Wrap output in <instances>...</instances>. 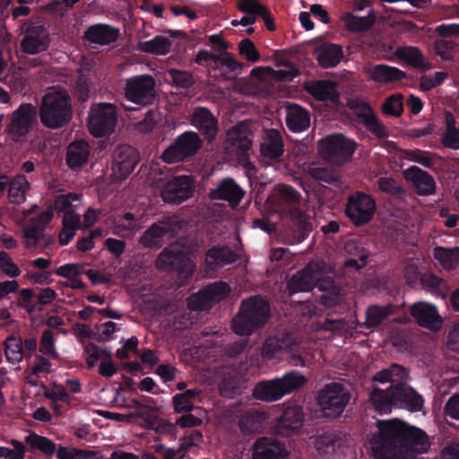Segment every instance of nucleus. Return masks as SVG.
I'll return each instance as SVG.
<instances>
[{
  "instance_id": "obj_22",
  "label": "nucleus",
  "mask_w": 459,
  "mask_h": 459,
  "mask_svg": "<svg viewBox=\"0 0 459 459\" xmlns=\"http://www.w3.org/2000/svg\"><path fill=\"white\" fill-rule=\"evenodd\" d=\"M404 178L411 183L420 195H430L436 191V183L431 175L417 166H411L403 171Z\"/></svg>"
},
{
  "instance_id": "obj_24",
  "label": "nucleus",
  "mask_w": 459,
  "mask_h": 459,
  "mask_svg": "<svg viewBox=\"0 0 459 459\" xmlns=\"http://www.w3.org/2000/svg\"><path fill=\"white\" fill-rule=\"evenodd\" d=\"M251 134L250 124L247 121H242L228 130L225 144L244 152L252 146Z\"/></svg>"
},
{
  "instance_id": "obj_33",
  "label": "nucleus",
  "mask_w": 459,
  "mask_h": 459,
  "mask_svg": "<svg viewBox=\"0 0 459 459\" xmlns=\"http://www.w3.org/2000/svg\"><path fill=\"white\" fill-rule=\"evenodd\" d=\"M238 255L228 247H212L205 256V264L208 270H216L230 264L237 260Z\"/></svg>"
},
{
  "instance_id": "obj_64",
  "label": "nucleus",
  "mask_w": 459,
  "mask_h": 459,
  "mask_svg": "<svg viewBox=\"0 0 459 459\" xmlns=\"http://www.w3.org/2000/svg\"><path fill=\"white\" fill-rule=\"evenodd\" d=\"M441 143L446 148L459 150V129L445 130Z\"/></svg>"
},
{
  "instance_id": "obj_58",
  "label": "nucleus",
  "mask_w": 459,
  "mask_h": 459,
  "mask_svg": "<svg viewBox=\"0 0 459 459\" xmlns=\"http://www.w3.org/2000/svg\"><path fill=\"white\" fill-rule=\"evenodd\" d=\"M215 66L221 70L222 73L238 74L242 69L241 65L228 55L218 56Z\"/></svg>"
},
{
  "instance_id": "obj_62",
  "label": "nucleus",
  "mask_w": 459,
  "mask_h": 459,
  "mask_svg": "<svg viewBox=\"0 0 459 459\" xmlns=\"http://www.w3.org/2000/svg\"><path fill=\"white\" fill-rule=\"evenodd\" d=\"M84 272L83 265L80 264H66L56 269L55 273L60 277L70 279L80 276Z\"/></svg>"
},
{
  "instance_id": "obj_29",
  "label": "nucleus",
  "mask_w": 459,
  "mask_h": 459,
  "mask_svg": "<svg viewBox=\"0 0 459 459\" xmlns=\"http://www.w3.org/2000/svg\"><path fill=\"white\" fill-rule=\"evenodd\" d=\"M244 196V191L231 178L223 179L218 187L210 193L213 200H224L233 207L238 205Z\"/></svg>"
},
{
  "instance_id": "obj_43",
  "label": "nucleus",
  "mask_w": 459,
  "mask_h": 459,
  "mask_svg": "<svg viewBox=\"0 0 459 459\" xmlns=\"http://www.w3.org/2000/svg\"><path fill=\"white\" fill-rule=\"evenodd\" d=\"M243 380L239 373L234 369H228L223 373V378L219 388L225 396L236 394L242 387Z\"/></svg>"
},
{
  "instance_id": "obj_51",
  "label": "nucleus",
  "mask_w": 459,
  "mask_h": 459,
  "mask_svg": "<svg viewBox=\"0 0 459 459\" xmlns=\"http://www.w3.org/2000/svg\"><path fill=\"white\" fill-rule=\"evenodd\" d=\"M275 194L281 204H295L299 202V194L290 186H277L275 187Z\"/></svg>"
},
{
  "instance_id": "obj_55",
  "label": "nucleus",
  "mask_w": 459,
  "mask_h": 459,
  "mask_svg": "<svg viewBox=\"0 0 459 459\" xmlns=\"http://www.w3.org/2000/svg\"><path fill=\"white\" fill-rule=\"evenodd\" d=\"M364 126L379 140H385L389 136L388 130L384 124L378 120L376 115L365 122Z\"/></svg>"
},
{
  "instance_id": "obj_37",
  "label": "nucleus",
  "mask_w": 459,
  "mask_h": 459,
  "mask_svg": "<svg viewBox=\"0 0 459 459\" xmlns=\"http://www.w3.org/2000/svg\"><path fill=\"white\" fill-rule=\"evenodd\" d=\"M394 55L400 60H403L417 69L429 70L431 65L426 60L422 52L415 47H402L398 48Z\"/></svg>"
},
{
  "instance_id": "obj_10",
  "label": "nucleus",
  "mask_w": 459,
  "mask_h": 459,
  "mask_svg": "<svg viewBox=\"0 0 459 459\" xmlns=\"http://www.w3.org/2000/svg\"><path fill=\"white\" fill-rule=\"evenodd\" d=\"M203 145V141L195 132H185L176 138L161 154V159L167 163L184 160L197 153Z\"/></svg>"
},
{
  "instance_id": "obj_5",
  "label": "nucleus",
  "mask_w": 459,
  "mask_h": 459,
  "mask_svg": "<svg viewBox=\"0 0 459 459\" xmlns=\"http://www.w3.org/2000/svg\"><path fill=\"white\" fill-rule=\"evenodd\" d=\"M307 382V379L303 374L290 371L281 377L257 383L253 389L252 395L257 400L273 403L301 388Z\"/></svg>"
},
{
  "instance_id": "obj_35",
  "label": "nucleus",
  "mask_w": 459,
  "mask_h": 459,
  "mask_svg": "<svg viewBox=\"0 0 459 459\" xmlns=\"http://www.w3.org/2000/svg\"><path fill=\"white\" fill-rule=\"evenodd\" d=\"M143 229L141 218L132 212H126L114 221L113 233L121 238H127Z\"/></svg>"
},
{
  "instance_id": "obj_36",
  "label": "nucleus",
  "mask_w": 459,
  "mask_h": 459,
  "mask_svg": "<svg viewBox=\"0 0 459 459\" xmlns=\"http://www.w3.org/2000/svg\"><path fill=\"white\" fill-rule=\"evenodd\" d=\"M294 344L290 335L282 338L270 337L264 341L261 355L264 359L269 360L276 358L282 351L292 350Z\"/></svg>"
},
{
  "instance_id": "obj_1",
  "label": "nucleus",
  "mask_w": 459,
  "mask_h": 459,
  "mask_svg": "<svg viewBox=\"0 0 459 459\" xmlns=\"http://www.w3.org/2000/svg\"><path fill=\"white\" fill-rule=\"evenodd\" d=\"M376 424L377 431L368 443L374 459H415L430 447L425 432L400 420H377Z\"/></svg>"
},
{
  "instance_id": "obj_11",
  "label": "nucleus",
  "mask_w": 459,
  "mask_h": 459,
  "mask_svg": "<svg viewBox=\"0 0 459 459\" xmlns=\"http://www.w3.org/2000/svg\"><path fill=\"white\" fill-rule=\"evenodd\" d=\"M155 87L156 82L152 75H135L126 81L125 97L134 104L145 106L152 103Z\"/></svg>"
},
{
  "instance_id": "obj_40",
  "label": "nucleus",
  "mask_w": 459,
  "mask_h": 459,
  "mask_svg": "<svg viewBox=\"0 0 459 459\" xmlns=\"http://www.w3.org/2000/svg\"><path fill=\"white\" fill-rule=\"evenodd\" d=\"M433 255L446 270H453L459 266V247H436L433 249Z\"/></svg>"
},
{
  "instance_id": "obj_59",
  "label": "nucleus",
  "mask_w": 459,
  "mask_h": 459,
  "mask_svg": "<svg viewBox=\"0 0 459 459\" xmlns=\"http://www.w3.org/2000/svg\"><path fill=\"white\" fill-rule=\"evenodd\" d=\"M455 44L451 40L437 39L434 43V49L443 60H452Z\"/></svg>"
},
{
  "instance_id": "obj_49",
  "label": "nucleus",
  "mask_w": 459,
  "mask_h": 459,
  "mask_svg": "<svg viewBox=\"0 0 459 459\" xmlns=\"http://www.w3.org/2000/svg\"><path fill=\"white\" fill-rule=\"evenodd\" d=\"M80 204V197L76 194L69 193L60 195L56 197L54 207L59 212H63L65 214L74 213V210Z\"/></svg>"
},
{
  "instance_id": "obj_31",
  "label": "nucleus",
  "mask_w": 459,
  "mask_h": 459,
  "mask_svg": "<svg viewBox=\"0 0 459 459\" xmlns=\"http://www.w3.org/2000/svg\"><path fill=\"white\" fill-rule=\"evenodd\" d=\"M268 420V413L264 411L251 409L238 420V427L244 435L261 432L264 424Z\"/></svg>"
},
{
  "instance_id": "obj_6",
  "label": "nucleus",
  "mask_w": 459,
  "mask_h": 459,
  "mask_svg": "<svg viewBox=\"0 0 459 459\" xmlns=\"http://www.w3.org/2000/svg\"><path fill=\"white\" fill-rule=\"evenodd\" d=\"M154 265L160 271L177 270L178 276L189 279L195 271V264L186 255L185 247L178 242L166 247L157 256Z\"/></svg>"
},
{
  "instance_id": "obj_3",
  "label": "nucleus",
  "mask_w": 459,
  "mask_h": 459,
  "mask_svg": "<svg viewBox=\"0 0 459 459\" xmlns=\"http://www.w3.org/2000/svg\"><path fill=\"white\" fill-rule=\"evenodd\" d=\"M72 115V100L65 91L51 88L41 98L39 116L45 127L61 128L69 123Z\"/></svg>"
},
{
  "instance_id": "obj_39",
  "label": "nucleus",
  "mask_w": 459,
  "mask_h": 459,
  "mask_svg": "<svg viewBox=\"0 0 459 459\" xmlns=\"http://www.w3.org/2000/svg\"><path fill=\"white\" fill-rule=\"evenodd\" d=\"M316 56L321 66L333 67L341 62L342 51L337 45L324 44L316 50Z\"/></svg>"
},
{
  "instance_id": "obj_12",
  "label": "nucleus",
  "mask_w": 459,
  "mask_h": 459,
  "mask_svg": "<svg viewBox=\"0 0 459 459\" xmlns=\"http://www.w3.org/2000/svg\"><path fill=\"white\" fill-rule=\"evenodd\" d=\"M37 117V108L30 103H23L14 110L6 126V133L13 141H20L31 129Z\"/></svg>"
},
{
  "instance_id": "obj_52",
  "label": "nucleus",
  "mask_w": 459,
  "mask_h": 459,
  "mask_svg": "<svg viewBox=\"0 0 459 459\" xmlns=\"http://www.w3.org/2000/svg\"><path fill=\"white\" fill-rule=\"evenodd\" d=\"M403 96L401 94H394L388 97L382 105V110L385 114L400 117L403 113Z\"/></svg>"
},
{
  "instance_id": "obj_27",
  "label": "nucleus",
  "mask_w": 459,
  "mask_h": 459,
  "mask_svg": "<svg viewBox=\"0 0 459 459\" xmlns=\"http://www.w3.org/2000/svg\"><path fill=\"white\" fill-rule=\"evenodd\" d=\"M364 73L369 80L378 83H390L406 77L403 71L386 65H368L364 68Z\"/></svg>"
},
{
  "instance_id": "obj_19",
  "label": "nucleus",
  "mask_w": 459,
  "mask_h": 459,
  "mask_svg": "<svg viewBox=\"0 0 459 459\" xmlns=\"http://www.w3.org/2000/svg\"><path fill=\"white\" fill-rule=\"evenodd\" d=\"M48 45V34L42 25L32 22L26 25L24 37L21 41V48L24 53L36 55L47 50Z\"/></svg>"
},
{
  "instance_id": "obj_17",
  "label": "nucleus",
  "mask_w": 459,
  "mask_h": 459,
  "mask_svg": "<svg viewBox=\"0 0 459 459\" xmlns=\"http://www.w3.org/2000/svg\"><path fill=\"white\" fill-rule=\"evenodd\" d=\"M112 157V177L115 180L127 178L139 161L137 151L129 145L117 147Z\"/></svg>"
},
{
  "instance_id": "obj_61",
  "label": "nucleus",
  "mask_w": 459,
  "mask_h": 459,
  "mask_svg": "<svg viewBox=\"0 0 459 459\" xmlns=\"http://www.w3.org/2000/svg\"><path fill=\"white\" fill-rule=\"evenodd\" d=\"M0 269L9 277H17L21 273L11 256L4 251L0 252Z\"/></svg>"
},
{
  "instance_id": "obj_54",
  "label": "nucleus",
  "mask_w": 459,
  "mask_h": 459,
  "mask_svg": "<svg viewBox=\"0 0 459 459\" xmlns=\"http://www.w3.org/2000/svg\"><path fill=\"white\" fill-rule=\"evenodd\" d=\"M159 120V114L154 110H149L144 117L134 124V129L143 134L152 132L157 126Z\"/></svg>"
},
{
  "instance_id": "obj_30",
  "label": "nucleus",
  "mask_w": 459,
  "mask_h": 459,
  "mask_svg": "<svg viewBox=\"0 0 459 459\" xmlns=\"http://www.w3.org/2000/svg\"><path fill=\"white\" fill-rule=\"evenodd\" d=\"M304 90L318 100L335 103L339 99L334 82L327 80L305 82Z\"/></svg>"
},
{
  "instance_id": "obj_41",
  "label": "nucleus",
  "mask_w": 459,
  "mask_h": 459,
  "mask_svg": "<svg viewBox=\"0 0 459 459\" xmlns=\"http://www.w3.org/2000/svg\"><path fill=\"white\" fill-rule=\"evenodd\" d=\"M408 159L431 169H441L444 163L442 157L421 150L411 151L408 152Z\"/></svg>"
},
{
  "instance_id": "obj_18",
  "label": "nucleus",
  "mask_w": 459,
  "mask_h": 459,
  "mask_svg": "<svg viewBox=\"0 0 459 459\" xmlns=\"http://www.w3.org/2000/svg\"><path fill=\"white\" fill-rule=\"evenodd\" d=\"M251 459H290L284 443L267 437L257 438L251 447Z\"/></svg>"
},
{
  "instance_id": "obj_26",
  "label": "nucleus",
  "mask_w": 459,
  "mask_h": 459,
  "mask_svg": "<svg viewBox=\"0 0 459 459\" xmlns=\"http://www.w3.org/2000/svg\"><path fill=\"white\" fill-rule=\"evenodd\" d=\"M172 231V225L168 221L152 224L139 238V244L143 248L158 249L162 246V238Z\"/></svg>"
},
{
  "instance_id": "obj_53",
  "label": "nucleus",
  "mask_w": 459,
  "mask_h": 459,
  "mask_svg": "<svg viewBox=\"0 0 459 459\" xmlns=\"http://www.w3.org/2000/svg\"><path fill=\"white\" fill-rule=\"evenodd\" d=\"M290 215L292 223L299 230L303 231L312 230V222L310 217L299 208H293L290 210Z\"/></svg>"
},
{
  "instance_id": "obj_25",
  "label": "nucleus",
  "mask_w": 459,
  "mask_h": 459,
  "mask_svg": "<svg viewBox=\"0 0 459 459\" xmlns=\"http://www.w3.org/2000/svg\"><path fill=\"white\" fill-rule=\"evenodd\" d=\"M262 156L272 160H279L284 152L283 140L277 129H266L260 144Z\"/></svg>"
},
{
  "instance_id": "obj_38",
  "label": "nucleus",
  "mask_w": 459,
  "mask_h": 459,
  "mask_svg": "<svg viewBox=\"0 0 459 459\" xmlns=\"http://www.w3.org/2000/svg\"><path fill=\"white\" fill-rule=\"evenodd\" d=\"M30 189V184L22 174L9 180L8 197L11 203L21 204L26 200V195Z\"/></svg>"
},
{
  "instance_id": "obj_8",
  "label": "nucleus",
  "mask_w": 459,
  "mask_h": 459,
  "mask_svg": "<svg viewBox=\"0 0 459 459\" xmlns=\"http://www.w3.org/2000/svg\"><path fill=\"white\" fill-rule=\"evenodd\" d=\"M350 398L349 392L342 384L330 383L318 392L316 403L325 417L335 418L343 411Z\"/></svg>"
},
{
  "instance_id": "obj_46",
  "label": "nucleus",
  "mask_w": 459,
  "mask_h": 459,
  "mask_svg": "<svg viewBox=\"0 0 459 459\" xmlns=\"http://www.w3.org/2000/svg\"><path fill=\"white\" fill-rule=\"evenodd\" d=\"M392 314V307L387 305L384 307L370 306L366 312L365 325L368 327H375L381 324L387 316Z\"/></svg>"
},
{
  "instance_id": "obj_7",
  "label": "nucleus",
  "mask_w": 459,
  "mask_h": 459,
  "mask_svg": "<svg viewBox=\"0 0 459 459\" xmlns=\"http://www.w3.org/2000/svg\"><path fill=\"white\" fill-rule=\"evenodd\" d=\"M318 152L328 162L342 165L348 161L356 149V143L341 134H331L318 142Z\"/></svg>"
},
{
  "instance_id": "obj_63",
  "label": "nucleus",
  "mask_w": 459,
  "mask_h": 459,
  "mask_svg": "<svg viewBox=\"0 0 459 459\" xmlns=\"http://www.w3.org/2000/svg\"><path fill=\"white\" fill-rule=\"evenodd\" d=\"M39 351L44 354L57 357V353L55 350L54 336L51 331L46 330L43 332L39 342Z\"/></svg>"
},
{
  "instance_id": "obj_4",
  "label": "nucleus",
  "mask_w": 459,
  "mask_h": 459,
  "mask_svg": "<svg viewBox=\"0 0 459 459\" xmlns=\"http://www.w3.org/2000/svg\"><path fill=\"white\" fill-rule=\"evenodd\" d=\"M270 317L269 304L260 296L242 301L240 310L232 320V329L238 335H250L263 327Z\"/></svg>"
},
{
  "instance_id": "obj_56",
  "label": "nucleus",
  "mask_w": 459,
  "mask_h": 459,
  "mask_svg": "<svg viewBox=\"0 0 459 459\" xmlns=\"http://www.w3.org/2000/svg\"><path fill=\"white\" fill-rule=\"evenodd\" d=\"M203 441V435L199 430H193L188 436H185L180 440L179 453L180 459L183 458L186 453L195 446H198Z\"/></svg>"
},
{
  "instance_id": "obj_42",
  "label": "nucleus",
  "mask_w": 459,
  "mask_h": 459,
  "mask_svg": "<svg viewBox=\"0 0 459 459\" xmlns=\"http://www.w3.org/2000/svg\"><path fill=\"white\" fill-rule=\"evenodd\" d=\"M170 48L171 41L164 36H157L151 40L140 42L138 44L139 50L158 56L168 54Z\"/></svg>"
},
{
  "instance_id": "obj_21",
  "label": "nucleus",
  "mask_w": 459,
  "mask_h": 459,
  "mask_svg": "<svg viewBox=\"0 0 459 459\" xmlns=\"http://www.w3.org/2000/svg\"><path fill=\"white\" fill-rule=\"evenodd\" d=\"M302 423V408L297 405L289 406L284 410L282 415L277 419L274 430L280 436L288 437L299 429Z\"/></svg>"
},
{
  "instance_id": "obj_13",
  "label": "nucleus",
  "mask_w": 459,
  "mask_h": 459,
  "mask_svg": "<svg viewBox=\"0 0 459 459\" xmlns=\"http://www.w3.org/2000/svg\"><path fill=\"white\" fill-rule=\"evenodd\" d=\"M195 180L192 176H178L166 182L161 197L165 203L179 204L194 195Z\"/></svg>"
},
{
  "instance_id": "obj_2",
  "label": "nucleus",
  "mask_w": 459,
  "mask_h": 459,
  "mask_svg": "<svg viewBox=\"0 0 459 459\" xmlns=\"http://www.w3.org/2000/svg\"><path fill=\"white\" fill-rule=\"evenodd\" d=\"M409 371L406 368L392 364L376 373L373 377L369 401L376 411L380 413L391 411L392 406L401 403L411 411H420L423 407V399L406 383Z\"/></svg>"
},
{
  "instance_id": "obj_20",
  "label": "nucleus",
  "mask_w": 459,
  "mask_h": 459,
  "mask_svg": "<svg viewBox=\"0 0 459 459\" xmlns=\"http://www.w3.org/2000/svg\"><path fill=\"white\" fill-rule=\"evenodd\" d=\"M411 315L417 323L431 331H438L442 327L443 319L436 307L425 302H418L411 306Z\"/></svg>"
},
{
  "instance_id": "obj_50",
  "label": "nucleus",
  "mask_w": 459,
  "mask_h": 459,
  "mask_svg": "<svg viewBox=\"0 0 459 459\" xmlns=\"http://www.w3.org/2000/svg\"><path fill=\"white\" fill-rule=\"evenodd\" d=\"M347 105L351 112L360 119L362 124L375 115L371 107L363 100L357 99L350 100Z\"/></svg>"
},
{
  "instance_id": "obj_14",
  "label": "nucleus",
  "mask_w": 459,
  "mask_h": 459,
  "mask_svg": "<svg viewBox=\"0 0 459 459\" xmlns=\"http://www.w3.org/2000/svg\"><path fill=\"white\" fill-rule=\"evenodd\" d=\"M376 212L374 199L364 193L358 192L350 196L346 205V214L357 226L370 221Z\"/></svg>"
},
{
  "instance_id": "obj_32",
  "label": "nucleus",
  "mask_w": 459,
  "mask_h": 459,
  "mask_svg": "<svg viewBox=\"0 0 459 459\" xmlns=\"http://www.w3.org/2000/svg\"><path fill=\"white\" fill-rule=\"evenodd\" d=\"M91 149L89 143L84 140H78L71 143L67 147L66 162L73 169H80L88 162Z\"/></svg>"
},
{
  "instance_id": "obj_60",
  "label": "nucleus",
  "mask_w": 459,
  "mask_h": 459,
  "mask_svg": "<svg viewBox=\"0 0 459 459\" xmlns=\"http://www.w3.org/2000/svg\"><path fill=\"white\" fill-rule=\"evenodd\" d=\"M237 7L239 11L247 14H260L267 8L259 0H238Z\"/></svg>"
},
{
  "instance_id": "obj_48",
  "label": "nucleus",
  "mask_w": 459,
  "mask_h": 459,
  "mask_svg": "<svg viewBox=\"0 0 459 459\" xmlns=\"http://www.w3.org/2000/svg\"><path fill=\"white\" fill-rule=\"evenodd\" d=\"M345 26L351 31H365L374 24V16L358 17L352 14H346L343 17Z\"/></svg>"
},
{
  "instance_id": "obj_47",
  "label": "nucleus",
  "mask_w": 459,
  "mask_h": 459,
  "mask_svg": "<svg viewBox=\"0 0 459 459\" xmlns=\"http://www.w3.org/2000/svg\"><path fill=\"white\" fill-rule=\"evenodd\" d=\"M25 442L32 448L40 450L48 455H52L56 451L55 443L48 437L31 433L25 437Z\"/></svg>"
},
{
  "instance_id": "obj_23",
  "label": "nucleus",
  "mask_w": 459,
  "mask_h": 459,
  "mask_svg": "<svg viewBox=\"0 0 459 459\" xmlns=\"http://www.w3.org/2000/svg\"><path fill=\"white\" fill-rule=\"evenodd\" d=\"M191 122L207 141L212 142L215 139L218 133V123L208 108H195L192 114Z\"/></svg>"
},
{
  "instance_id": "obj_9",
  "label": "nucleus",
  "mask_w": 459,
  "mask_h": 459,
  "mask_svg": "<svg viewBox=\"0 0 459 459\" xmlns=\"http://www.w3.org/2000/svg\"><path fill=\"white\" fill-rule=\"evenodd\" d=\"M117 121V108L111 103H99L91 108L88 129L95 137L111 134Z\"/></svg>"
},
{
  "instance_id": "obj_15",
  "label": "nucleus",
  "mask_w": 459,
  "mask_h": 459,
  "mask_svg": "<svg viewBox=\"0 0 459 459\" xmlns=\"http://www.w3.org/2000/svg\"><path fill=\"white\" fill-rule=\"evenodd\" d=\"M230 291V288L227 283L216 282L191 295L187 306L191 310L196 311L210 309L215 303L225 299Z\"/></svg>"
},
{
  "instance_id": "obj_44",
  "label": "nucleus",
  "mask_w": 459,
  "mask_h": 459,
  "mask_svg": "<svg viewBox=\"0 0 459 459\" xmlns=\"http://www.w3.org/2000/svg\"><path fill=\"white\" fill-rule=\"evenodd\" d=\"M342 446V438L334 434L319 437L316 443L318 453L324 456H332Z\"/></svg>"
},
{
  "instance_id": "obj_45",
  "label": "nucleus",
  "mask_w": 459,
  "mask_h": 459,
  "mask_svg": "<svg viewBox=\"0 0 459 459\" xmlns=\"http://www.w3.org/2000/svg\"><path fill=\"white\" fill-rule=\"evenodd\" d=\"M4 354L13 364L19 363L23 358L22 341L20 337L11 335L4 341Z\"/></svg>"
},
{
  "instance_id": "obj_34",
  "label": "nucleus",
  "mask_w": 459,
  "mask_h": 459,
  "mask_svg": "<svg viewBox=\"0 0 459 459\" xmlns=\"http://www.w3.org/2000/svg\"><path fill=\"white\" fill-rule=\"evenodd\" d=\"M286 123L292 132H302L309 127L310 117L308 112L297 104L287 107Z\"/></svg>"
},
{
  "instance_id": "obj_57",
  "label": "nucleus",
  "mask_w": 459,
  "mask_h": 459,
  "mask_svg": "<svg viewBox=\"0 0 459 459\" xmlns=\"http://www.w3.org/2000/svg\"><path fill=\"white\" fill-rule=\"evenodd\" d=\"M168 74L170 75L173 83L177 87L189 88L194 84L193 75L186 71H180L178 69H169Z\"/></svg>"
},
{
  "instance_id": "obj_28",
  "label": "nucleus",
  "mask_w": 459,
  "mask_h": 459,
  "mask_svg": "<svg viewBox=\"0 0 459 459\" xmlns=\"http://www.w3.org/2000/svg\"><path fill=\"white\" fill-rule=\"evenodd\" d=\"M119 30L107 24H95L89 27L84 32V39L91 44L106 46L119 37Z\"/></svg>"
},
{
  "instance_id": "obj_16",
  "label": "nucleus",
  "mask_w": 459,
  "mask_h": 459,
  "mask_svg": "<svg viewBox=\"0 0 459 459\" xmlns=\"http://www.w3.org/2000/svg\"><path fill=\"white\" fill-rule=\"evenodd\" d=\"M325 272L326 264L324 262L309 263L290 280L288 283L290 292L297 293L311 290Z\"/></svg>"
}]
</instances>
